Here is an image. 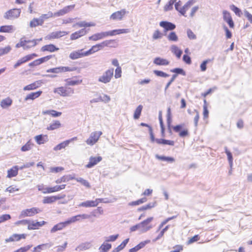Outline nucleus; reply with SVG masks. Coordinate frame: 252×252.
Instances as JSON below:
<instances>
[{
	"label": "nucleus",
	"mask_w": 252,
	"mask_h": 252,
	"mask_svg": "<svg viewBox=\"0 0 252 252\" xmlns=\"http://www.w3.org/2000/svg\"><path fill=\"white\" fill-rule=\"evenodd\" d=\"M75 180L78 182L80 183L83 186H85L86 187H87L88 188H90L91 187L90 183L87 180L84 179L82 178H76Z\"/></svg>",
	"instance_id": "49530a36"
},
{
	"label": "nucleus",
	"mask_w": 252,
	"mask_h": 252,
	"mask_svg": "<svg viewBox=\"0 0 252 252\" xmlns=\"http://www.w3.org/2000/svg\"><path fill=\"white\" fill-rule=\"evenodd\" d=\"M19 168L18 166H14L7 171V177L12 178L15 177L18 174Z\"/></svg>",
	"instance_id": "a878e982"
},
{
	"label": "nucleus",
	"mask_w": 252,
	"mask_h": 252,
	"mask_svg": "<svg viewBox=\"0 0 252 252\" xmlns=\"http://www.w3.org/2000/svg\"><path fill=\"white\" fill-rule=\"evenodd\" d=\"M169 225L166 226L163 229H162L158 236L153 240V242H155L160 239L163 235L165 232L169 229Z\"/></svg>",
	"instance_id": "c9c22d12"
},
{
	"label": "nucleus",
	"mask_w": 252,
	"mask_h": 252,
	"mask_svg": "<svg viewBox=\"0 0 252 252\" xmlns=\"http://www.w3.org/2000/svg\"><path fill=\"white\" fill-rule=\"evenodd\" d=\"M11 50V48L10 46H7L3 48H0V56L7 54Z\"/></svg>",
	"instance_id": "864d4df0"
},
{
	"label": "nucleus",
	"mask_w": 252,
	"mask_h": 252,
	"mask_svg": "<svg viewBox=\"0 0 252 252\" xmlns=\"http://www.w3.org/2000/svg\"><path fill=\"white\" fill-rule=\"evenodd\" d=\"M83 50L84 49H81L71 52L69 54V58L71 60H76L77 59L83 57Z\"/></svg>",
	"instance_id": "dca6fc26"
},
{
	"label": "nucleus",
	"mask_w": 252,
	"mask_h": 252,
	"mask_svg": "<svg viewBox=\"0 0 252 252\" xmlns=\"http://www.w3.org/2000/svg\"><path fill=\"white\" fill-rule=\"evenodd\" d=\"M48 115H51L54 117H57L60 116L62 115V113L54 110H48Z\"/></svg>",
	"instance_id": "680f3d73"
},
{
	"label": "nucleus",
	"mask_w": 252,
	"mask_h": 252,
	"mask_svg": "<svg viewBox=\"0 0 252 252\" xmlns=\"http://www.w3.org/2000/svg\"><path fill=\"white\" fill-rule=\"evenodd\" d=\"M224 149H225V152L227 156L228 160L229 162V164L230 165V167H232V164H233V157H232V154L231 153V152L230 151H229L227 150V148L226 147H224Z\"/></svg>",
	"instance_id": "58836bf2"
},
{
	"label": "nucleus",
	"mask_w": 252,
	"mask_h": 252,
	"mask_svg": "<svg viewBox=\"0 0 252 252\" xmlns=\"http://www.w3.org/2000/svg\"><path fill=\"white\" fill-rule=\"evenodd\" d=\"M231 18H232L230 13L226 10H224L223 11V19L224 21L226 22L227 21H228Z\"/></svg>",
	"instance_id": "69168bd1"
},
{
	"label": "nucleus",
	"mask_w": 252,
	"mask_h": 252,
	"mask_svg": "<svg viewBox=\"0 0 252 252\" xmlns=\"http://www.w3.org/2000/svg\"><path fill=\"white\" fill-rule=\"evenodd\" d=\"M118 234L109 236V237L106 238L105 241L114 242L116 240V239L118 238Z\"/></svg>",
	"instance_id": "774afa93"
},
{
	"label": "nucleus",
	"mask_w": 252,
	"mask_h": 252,
	"mask_svg": "<svg viewBox=\"0 0 252 252\" xmlns=\"http://www.w3.org/2000/svg\"><path fill=\"white\" fill-rule=\"evenodd\" d=\"M92 246V244L90 242H86L80 244L76 248L75 250L78 251H85L90 249Z\"/></svg>",
	"instance_id": "b1692460"
},
{
	"label": "nucleus",
	"mask_w": 252,
	"mask_h": 252,
	"mask_svg": "<svg viewBox=\"0 0 252 252\" xmlns=\"http://www.w3.org/2000/svg\"><path fill=\"white\" fill-rule=\"evenodd\" d=\"M27 60V59L26 58H24V57H23L22 58L20 59V60H19L14 65L13 67L14 68H17L19 66H20V65H21L22 64L25 63L26 62V60Z\"/></svg>",
	"instance_id": "e2e57ef3"
},
{
	"label": "nucleus",
	"mask_w": 252,
	"mask_h": 252,
	"mask_svg": "<svg viewBox=\"0 0 252 252\" xmlns=\"http://www.w3.org/2000/svg\"><path fill=\"white\" fill-rule=\"evenodd\" d=\"M171 52L175 54L178 58H180L183 52L177 46L173 45L171 47Z\"/></svg>",
	"instance_id": "c85d7f7f"
},
{
	"label": "nucleus",
	"mask_w": 252,
	"mask_h": 252,
	"mask_svg": "<svg viewBox=\"0 0 252 252\" xmlns=\"http://www.w3.org/2000/svg\"><path fill=\"white\" fill-rule=\"evenodd\" d=\"M147 200V199L146 197H143L142 198L138 199V200L131 202L129 203L128 205L130 206L139 205L141 204H142V203L146 202Z\"/></svg>",
	"instance_id": "a19ab883"
},
{
	"label": "nucleus",
	"mask_w": 252,
	"mask_h": 252,
	"mask_svg": "<svg viewBox=\"0 0 252 252\" xmlns=\"http://www.w3.org/2000/svg\"><path fill=\"white\" fill-rule=\"evenodd\" d=\"M111 248V245L110 244H103L99 248V250L104 252H107Z\"/></svg>",
	"instance_id": "3c124183"
},
{
	"label": "nucleus",
	"mask_w": 252,
	"mask_h": 252,
	"mask_svg": "<svg viewBox=\"0 0 252 252\" xmlns=\"http://www.w3.org/2000/svg\"><path fill=\"white\" fill-rule=\"evenodd\" d=\"M231 9L234 11V12L238 16H240L241 14H242L241 10L238 8L237 7L235 6L234 5H232L230 6Z\"/></svg>",
	"instance_id": "13d9d810"
},
{
	"label": "nucleus",
	"mask_w": 252,
	"mask_h": 252,
	"mask_svg": "<svg viewBox=\"0 0 252 252\" xmlns=\"http://www.w3.org/2000/svg\"><path fill=\"white\" fill-rule=\"evenodd\" d=\"M45 136H46L45 135ZM44 136L42 134L36 136L35 137V139L37 143L38 144L44 143L46 142V140L44 139Z\"/></svg>",
	"instance_id": "8fccbe9b"
},
{
	"label": "nucleus",
	"mask_w": 252,
	"mask_h": 252,
	"mask_svg": "<svg viewBox=\"0 0 252 252\" xmlns=\"http://www.w3.org/2000/svg\"><path fill=\"white\" fill-rule=\"evenodd\" d=\"M153 63L157 65H167L169 64V62L166 59L160 57H157L155 58Z\"/></svg>",
	"instance_id": "aec40b11"
},
{
	"label": "nucleus",
	"mask_w": 252,
	"mask_h": 252,
	"mask_svg": "<svg viewBox=\"0 0 252 252\" xmlns=\"http://www.w3.org/2000/svg\"><path fill=\"white\" fill-rule=\"evenodd\" d=\"M159 26L164 29V32L172 31L176 28L175 24L167 21H161L159 23Z\"/></svg>",
	"instance_id": "f8f14e48"
},
{
	"label": "nucleus",
	"mask_w": 252,
	"mask_h": 252,
	"mask_svg": "<svg viewBox=\"0 0 252 252\" xmlns=\"http://www.w3.org/2000/svg\"><path fill=\"white\" fill-rule=\"evenodd\" d=\"M163 36V34L158 30H156L152 36V38L154 40H157L158 39H161Z\"/></svg>",
	"instance_id": "a18cd8bd"
},
{
	"label": "nucleus",
	"mask_w": 252,
	"mask_h": 252,
	"mask_svg": "<svg viewBox=\"0 0 252 252\" xmlns=\"http://www.w3.org/2000/svg\"><path fill=\"white\" fill-rule=\"evenodd\" d=\"M154 73L157 76L166 78L169 76V75L162 71L155 70L153 71Z\"/></svg>",
	"instance_id": "de8ad7c7"
},
{
	"label": "nucleus",
	"mask_w": 252,
	"mask_h": 252,
	"mask_svg": "<svg viewBox=\"0 0 252 252\" xmlns=\"http://www.w3.org/2000/svg\"><path fill=\"white\" fill-rule=\"evenodd\" d=\"M130 32V30L128 29H123L114 30L111 31L107 32V33L108 36H113L116 34H120L122 33H127Z\"/></svg>",
	"instance_id": "2eb2a0df"
},
{
	"label": "nucleus",
	"mask_w": 252,
	"mask_h": 252,
	"mask_svg": "<svg viewBox=\"0 0 252 252\" xmlns=\"http://www.w3.org/2000/svg\"><path fill=\"white\" fill-rule=\"evenodd\" d=\"M61 126V124L59 121H53L50 124V126H48V130H53L54 129H56Z\"/></svg>",
	"instance_id": "2f4dec72"
},
{
	"label": "nucleus",
	"mask_w": 252,
	"mask_h": 252,
	"mask_svg": "<svg viewBox=\"0 0 252 252\" xmlns=\"http://www.w3.org/2000/svg\"><path fill=\"white\" fill-rule=\"evenodd\" d=\"M64 170L62 167H53L50 168V171L52 173H58Z\"/></svg>",
	"instance_id": "0e129e2a"
},
{
	"label": "nucleus",
	"mask_w": 252,
	"mask_h": 252,
	"mask_svg": "<svg viewBox=\"0 0 252 252\" xmlns=\"http://www.w3.org/2000/svg\"><path fill=\"white\" fill-rule=\"evenodd\" d=\"M54 92L58 93L63 96H70L74 93L73 89L71 88H64L63 87L55 89Z\"/></svg>",
	"instance_id": "20e7f679"
},
{
	"label": "nucleus",
	"mask_w": 252,
	"mask_h": 252,
	"mask_svg": "<svg viewBox=\"0 0 252 252\" xmlns=\"http://www.w3.org/2000/svg\"><path fill=\"white\" fill-rule=\"evenodd\" d=\"M41 91H37L36 92L31 93L27 95L24 99V100L26 101H27L29 100H33L34 99L38 97L41 95Z\"/></svg>",
	"instance_id": "4be33fe9"
},
{
	"label": "nucleus",
	"mask_w": 252,
	"mask_h": 252,
	"mask_svg": "<svg viewBox=\"0 0 252 252\" xmlns=\"http://www.w3.org/2000/svg\"><path fill=\"white\" fill-rule=\"evenodd\" d=\"M68 33V32L65 31H57L52 32L48 38H57L65 35Z\"/></svg>",
	"instance_id": "5701e85b"
},
{
	"label": "nucleus",
	"mask_w": 252,
	"mask_h": 252,
	"mask_svg": "<svg viewBox=\"0 0 252 252\" xmlns=\"http://www.w3.org/2000/svg\"><path fill=\"white\" fill-rule=\"evenodd\" d=\"M78 206L89 208L96 207L97 205L95 200H87L80 203Z\"/></svg>",
	"instance_id": "412c9836"
},
{
	"label": "nucleus",
	"mask_w": 252,
	"mask_h": 252,
	"mask_svg": "<svg viewBox=\"0 0 252 252\" xmlns=\"http://www.w3.org/2000/svg\"><path fill=\"white\" fill-rule=\"evenodd\" d=\"M12 104V100L9 98H6L2 100L0 102V106L3 108H5Z\"/></svg>",
	"instance_id": "72a5a7b5"
},
{
	"label": "nucleus",
	"mask_w": 252,
	"mask_h": 252,
	"mask_svg": "<svg viewBox=\"0 0 252 252\" xmlns=\"http://www.w3.org/2000/svg\"><path fill=\"white\" fill-rule=\"evenodd\" d=\"M126 13V11L125 9H123L120 11H118L117 12L113 13L110 16V19L113 20H121L122 19L123 17L125 16Z\"/></svg>",
	"instance_id": "ddd939ff"
},
{
	"label": "nucleus",
	"mask_w": 252,
	"mask_h": 252,
	"mask_svg": "<svg viewBox=\"0 0 252 252\" xmlns=\"http://www.w3.org/2000/svg\"><path fill=\"white\" fill-rule=\"evenodd\" d=\"M76 69L75 67L60 66L53 68L48 69V72L58 73L62 72L73 71Z\"/></svg>",
	"instance_id": "0eeeda50"
},
{
	"label": "nucleus",
	"mask_w": 252,
	"mask_h": 252,
	"mask_svg": "<svg viewBox=\"0 0 252 252\" xmlns=\"http://www.w3.org/2000/svg\"><path fill=\"white\" fill-rule=\"evenodd\" d=\"M75 7V4L68 5L64 7L63 9L60 10L59 11L54 13L53 16L55 17H58L64 15V14L68 13L70 11L72 10ZM53 13L48 12V17L52 16Z\"/></svg>",
	"instance_id": "423d86ee"
},
{
	"label": "nucleus",
	"mask_w": 252,
	"mask_h": 252,
	"mask_svg": "<svg viewBox=\"0 0 252 252\" xmlns=\"http://www.w3.org/2000/svg\"><path fill=\"white\" fill-rule=\"evenodd\" d=\"M67 245V242L66 241L64 243V244L63 245L59 246L56 248V252H63L65 249H66V247Z\"/></svg>",
	"instance_id": "6e6d98bb"
},
{
	"label": "nucleus",
	"mask_w": 252,
	"mask_h": 252,
	"mask_svg": "<svg viewBox=\"0 0 252 252\" xmlns=\"http://www.w3.org/2000/svg\"><path fill=\"white\" fill-rule=\"evenodd\" d=\"M32 245H29L25 247H21L13 252H27L32 247Z\"/></svg>",
	"instance_id": "5fc2aeb1"
},
{
	"label": "nucleus",
	"mask_w": 252,
	"mask_h": 252,
	"mask_svg": "<svg viewBox=\"0 0 252 252\" xmlns=\"http://www.w3.org/2000/svg\"><path fill=\"white\" fill-rule=\"evenodd\" d=\"M65 195H58L56 196H48V203H52L58 199L64 198Z\"/></svg>",
	"instance_id": "ea45409f"
},
{
	"label": "nucleus",
	"mask_w": 252,
	"mask_h": 252,
	"mask_svg": "<svg viewBox=\"0 0 252 252\" xmlns=\"http://www.w3.org/2000/svg\"><path fill=\"white\" fill-rule=\"evenodd\" d=\"M18 223H23L24 224H27L29 225V229H36L38 227L42 225L43 223H41V222L36 221L34 222L32 220H23L19 221Z\"/></svg>",
	"instance_id": "6e6552de"
},
{
	"label": "nucleus",
	"mask_w": 252,
	"mask_h": 252,
	"mask_svg": "<svg viewBox=\"0 0 252 252\" xmlns=\"http://www.w3.org/2000/svg\"><path fill=\"white\" fill-rule=\"evenodd\" d=\"M87 33V31L85 29H82L79 31L73 33L70 35V39L71 40H75L78 39L81 36L85 35Z\"/></svg>",
	"instance_id": "6ab92c4d"
},
{
	"label": "nucleus",
	"mask_w": 252,
	"mask_h": 252,
	"mask_svg": "<svg viewBox=\"0 0 252 252\" xmlns=\"http://www.w3.org/2000/svg\"><path fill=\"white\" fill-rule=\"evenodd\" d=\"M102 159V158L100 156L97 157H91L89 158V162L86 165V167L88 168H91L101 161Z\"/></svg>",
	"instance_id": "9d476101"
},
{
	"label": "nucleus",
	"mask_w": 252,
	"mask_h": 252,
	"mask_svg": "<svg viewBox=\"0 0 252 252\" xmlns=\"http://www.w3.org/2000/svg\"><path fill=\"white\" fill-rule=\"evenodd\" d=\"M156 158L157 159L163 160V161H167L168 162H173L175 161V159L172 157H165V156H159L158 155H157L156 156Z\"/></svg>",
	"instance_id": "e433bc0d"
},
{
	"label": "nucleus",
	"mask_w": 252,
	"mask_h": 252,
	"mask_svg": "<svg viewBox=\"0 0 252 252\" xmlns=\"http://www.w3.org/2000/svg\"><path fill=\"white\" fill-rule=\"evenodd\" d=\"M21 13V9L14 8L7 11L4 15V18L6 19H12L17 18Z\"/></svg>",
	"instance_id": "39448f33"
},
{
	"label": "nucleus",
	"mask_w": 252,
	"mask_h": 252,
	"mask_svg": "<svg viewBox=\"0 0 252 252\" xmlns=\"http://www.w3.org/2000/svg\"><path fill=\"white\" fill-rule=\"evenodd\" d=\"M65 81L66 83V85L68 86H75L80 84L82 80H73L71 78L66 79Z\"/></svg>",
	"instance_id": "7c9ffc66"
},
{
	"label": "nucleus",
	"mask_w": 252,
	"mask_h": 252,
	"mask_svg": "<svg viewBox=\"0 0 252 252\" xmlns=\"http://www.w3.org/2000/svg\"><path fill=\"white\" fill-rule=\"evenodd\" d=\"M114 42L113 40H107L102 42L100 43L96 44L97 48H99V50L102 49L104 47L109 46V45Z\"/></svg>",
	"instance_id": "f704fd0d"
},
{
	"label": "nucleus",
	"mask_w": 252,
	"mask_h": 252,
	"mask_svg": "<svg viewBox=\"0 0 252 252\" xmlns=\"http://www.w3.org/2000/svg\"><path fill=\"white\" fill-rule=\"evenodd\" d=\"M114 75V69L110 68L105 71L102 75L99 77L98 81L99 82L107 84L109 83Z\"/></svg>",
	"instance_id": "f257e3e1"
},
{
	"label": "nucleus",
	"mask_w": 252,
	"mask_h": 252,
	"mask_svg": "<svg viewBox=\"0 0 252 252\" xmlns=\"http://www.w3.org/2000/svg\"><path fill=\"white\" fill-rule=\"evenodd\" d=\"M41 40V39H36V40H26V43H25V46H24V49H28L32 47L35 46L37 44V41H39Z\"/></svg>",
	"instance_id": "bb28decb"
},
{
	"label": "nucleus",
	"mask_w": 252,
	"mask_h": 252,
	"mask_svg": "<svg viewBox=\"0 0 252 252\" xmlns=\"http://www.w3.org/2000/svg\"><path fill=\"white\" fill-rule=\"evenodd\" d=\"M77 137H74L69 140H66L65 141H63V142L61 143L60 144H58L56 146H55L54 148V150L55 151L57 150H61V149L64 148L65 147L68 146V145L70 143L71 141L76 140Z\"/></svg>",
	"instance_id": "a211bd4d"
},
{
	"label": "nucleus",
	"mask_w": 252,
	"mask_h": 252,
	"mask_svg": "<svg viewBox=\"0 0 252 252\" xmlns=\"http://www.w3.org/2000/svg\"><path fill=\"white\" fill-rule=\"evenodd\" d=\"M37 87L38 84L36 83H33L24 87L23 90L24 91H30L35 89Z\"/></svg>",
	"instance_id": "09e8293b"
},
{
	"label": "nucleus",
	"mask_w": 252,
	"mask_h": 252,
	"mask_svg": "<svg viewBox=\"0 0 252 252\" xmlns=\"http://www.w3.org/2000/svg\"><path fill=\"white\" fill-rule=\"evenodd\" d=\"M156 142L158 144L169 145L170 146H173L174 145V142L173 141L164 139H157Z\"/></svg>",
	"instance_id": "473e14b6"
},
{
	"label": "nucleus",
	"mask_w": 252,
	"mask_h": 252,
	"mask_svg": "<svg viewBox=\"0 0 252 252\" xmlns=\"http://www.w3.org/2000/svg\"><path fill=\"white\" fill-rule=\"evenodd\" d=\"M102 134V132L100 131H95L92 132L89 137L86 140V143L90 146L94 145L98 141Z\"/></svg>",
	"instance_id": "f03ea898"
},
{
	"label": "nucleus",
	"mask_w": 252,
	"mask_h": 252,
	"mask_svg": "<svg viewBox=\"0 0 252 252\" xmlns=\"http://www.w3.org/2000/svg\"><path fill=\"white\" fill-rule=\"evenodd\" d=\"M168 40L171 41L176 42L178 40V37L175 32H172L169 33L167 37Z\"/></svg>",
	"instance_id": "4c0bfd02"
},
{
	"label": "nucleus",
	"mask_w": 252,
	"mask_h": 252,
	"mask_svg": "<svg viewBox=\"0 0 252 252\" xmlns=\"http://www.w3.org/2000/svg\"><path fill=\"white\" fill-rule=\"evenodd\" d=\"M156 204V202L150 203L148 204L142 206L138 209V211H143L146 210L150 209L155 206Z\"/></svg>",
	"instance_id": "79ce46f5"
},
{
	"label": "nucleus",
	"mask_w": 252,
	"mask_h": 252,
	"mask_svg": "<svg viewBox=\"0 0 252 252\" xmlns=\"http://www.w3.org/2000/svg\"><path fill=\"white\" fill-rule=\"evenodd\" d=\"M40 210L36 208H32L23 210L21 212V216L24 217L26 216H32L35 214L38 213Z\"/></svg>",
	"instance_id": "9b49d317"
},
{
	"label": "nucleus",
	"mask_w": 252,
	"mask_h": 252,
	"mask_svg": "<svg viewBox=\"0 0 252 252\" xmlns=\"http://www.w3.org/2000/svg\"><path fill=\"white\" fill-rule=\"evenodd\" d=\"M187 33L188 37L189 39L193 40L195 39L196 38V35L190 29H188Z\"/></svg>",
	"instance_id": "bf43d9fd"
},
{
	"label": "nucleus",
	"mask_w": 252,
	"mask_h": 252,
	"mask_svg": "<svg viewBox=\"0 0 252 252\" xmlns=\"http://www.w3.org/2000/svg\"><path fill=\"white\" fill-rule=\"evenodd\" d=\"M43 23L42 18H34L30 23V26L31 28H34L38 25H41Z\"/></svg>",
	"instance_id": "cd10ccee"
},
{
	"label": "nucleus",
	"mask_w": 252,
	"mask_h": 252,
	"mask_svg": "<svg viewBox=\"0 0 252 252\" xmlns=\"http://www.w3.org/2000/svg\"><path fill=\"white\" fill-rule=\"evenodd\" d=\"M68 225H69V224L67 220L64 222H60L54 226L51 230V232L54 233L58 230H61Z\"/></svg>",
	"instance_id": "f3484780"
},
{
	"label": "nucleus",
	"mask_w": 252,
	"mask_h": 252,
	"mask_svg": "<svg viewBox=\"0 0 252 252\" xmlns=\"http://www.w3.org/2000/svg\"><path fill=\"white\" fill-rule=\"evenodd\" d=\"M74 178L72 177L71 175H65L63 177H62L61 178L58 179L56 181V183L57 184H60L62 182H68L71 180L74 179Z\"/></svg>",
	"instance_id": "c756f323"
},
{
	"label": "nucleus",
	"mask_w": 252,
	"mask_h": 252,
	"mask_svg": "<svg viewBox=\"0 0 252 252\" xmlns=\"http://www.w3.org/2000/svg\"><path fill=\"white\" fill-rule=\"evenodd\" d=\"M26 235L24 234H13V239L14 241H18L21 239H25L26 238Z\"/></svg>",
	"instance_id": "4d7b16f0"
},
{
	"label": "nucleus",
	"mask_w": 252,
	"mask_h": 252,
	"mask_svg": "<svg viewBox=\"0 0 252 252\" xmlns=\"http://www.w3.org/2000/svg\"><path fill=\"white\" fill-rule=\"evenodd\" d=\"M143 108V106L141 105H139L135 110L134 113V119H138L141 113V111Z\"/></svg>",
	"instance_id": "c03bdc74"
},
{
	"label": "nucleus",
	"mask_w": 252,
	"mask_h": 252,
	"mask_svg": "<svg viewBox=\"0 0 252 252\" xmlns=\"http://www.w3.org/2000/svg\"><path fill=\"white\" fill-rule=\"evenodd\" d=\"M171 72L175 73V74H181L183 76L186 75V72L185 71L181 68H175L173 69H171Z\"/></svg>",
	"instance_id": "603ef678"
},
{
	"label": "nucleus",
	"mask_w": 252,
	"mask_h": 252,
	"mask_svg": "<svg viewBox=\"0 0 252 252\" xmlns=\"http://www.w3.org/2000/svg\"><path fill=\"white\" fill-rule=\"evenodd\" d=\"M108 36L107 32H101L100 33H97L93 34V35L89 37V40L93 41H97L100 39H102Z\"/></svg>",
	"instance_id": "4468645a"
},
{
	"label": "nucleus",
	"mask_w": 252,
	"mask_h": 252,
	"mask_svg": "<svg viewBox=\"0 0 252 252\" xmlns=\"http://www.w3.org/2000/svg\"><path fill=\"white\" fill-rule=\"evenodd\" d=\"M15 30L12 25L2 26L0 27V32L12 33Z\"/></svg>",
	"instance_id": "393cba45"
},
{
	"label": "nucleus",
	"mask_w": 252,
	"mask_h": 252,
	"mask_svg": "<svg viewBox=\"0 0 252 252\" xmlns=\"http://www.w3.org/2000/svg\"><path fill=\"white\" fill-rule=\"evenodd\" d=\"M176 0H169L168 2L164 6V10L165 11L171 10L173 9V5Z\"/></svg>",
	"instance_id": "37998d69"
},
{
	"label": "nucleus",
	"mask_w": 252,
	"mask_h": 252,
	"mask_svg": "<svg viewBox=\"0 0 252 252\" xmlns=\"http://www.w3.org/2000/svg\"><path fill=\"white\" fill-rule=\"evenodd\" d=\"M153 219V217H150L139 223L140 233H145L153 227L150 223Z\"/></svg>",
	"instance_id": "7ed1b4c3"
},
{
	"label": "nucleus",
	"mask_w": 252,
	"mask_h": 252,
	"mask_svg": "<svg viewBox=\"0 0 252 252\" xmlns=\"http://www.w3.org/2000/svg\"><path fill=\"white\" fill-rule=\"evenodd\" d=\"M210 61V60L204 61L200 64V69L202 71H205L207 68V64Z\"/></svg>",
	"instance_id": "338daca9"
},
{
	"label": "nucleus",
	"mask_w": 252,
	"mask_h": 252,
	"mask_svg": "<svg viewBox=\"0 0 252 252\" xmlns=\"http://www.w3.org/2000/svg\"><path fill=\"white\" fill-rule=\"evenodd\" d=\"M192 113L195 114V116L194 118V123L195 126H197L198 125V122L199 119V112L196 110H194Z\"/></svg>",
	"instance_id": "052dcab7"
},
{
	"label": "nucleus",
	"mask_w": 252,
	"mask_h": 252,
	"mask_svg": "<svg viewBox=\"0 0 252 252\" xmlns=\"http://www.w3.org/2000/svg\"><path fill=\"white\" fill-rule=\"evenodd\" d=\"M90 218V215L83 214L73 216L67 220L68 224L80 221L81 220H85Z\"/></svg>",
	"instance_id": "1a4fd4ad"
}]
</instances>
